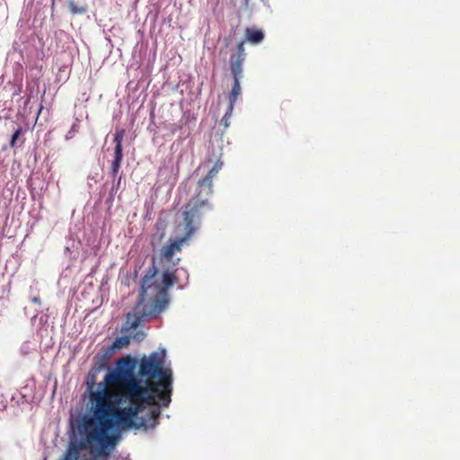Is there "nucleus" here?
Listing matches in <instances>:
<instances>
[{"label": "nucleus", "mask_w": 460, "mask_h": 460, "mask_svg": "<svg viewBox=\"0 0 460 460\" xmlns=\"http://www.w3.org/2000/svg\"><path fill=\"white\" fill-rule=\"evenodd\" d=\"M164 360L156 353L144 357L137 376L129 357L120 358L116 369L110 371L93 391L97 375L105 368L98 362L89 371L87 388L95 402L93 417L83 418L77 429L72 428L74 441L64 460H97L114 449L115 429H155L162 406L167 407L172 396V371L164 368Z\"/></svg>", "instance_id": "nucleus-1"}, {"label": "nucleus", "mask_w": 460, "mask_h": 460, "mask_svg": "<svg viewBox=\"0 0 460 460\" xmlns=\"http://www.w3.org/2000/svg\"><path fill=\"white\" fill-rule=\"evenodd\" d=\"M22 134H23L22 128L18 127L11 137V140H10L11 147L17 146L18 143H20V145L23 143V140L22 139Z\"/></svg>", "instance_id": "nucleus-8"}, {"label": "nucleus", "mask_w": 460, "mask_h": 460, "mask_svg": "<svg viewBox=\"0 0 460 460\" xmlns=\"http://www.w3.org/2000/svg\"><path fill=\"white\" fill-rule=\"evenodd\" d=\"M128 343H129V340L128 337H120V338H117L114 341L113 347L119 349V348L128 345Z\"/></svg>", "instance_id": "nucleus-9"}, {"label": "nucleus", "mask_w": 460, "mask_h": 460, "mask_svg": "<svg viewBox=\"0 0 460 460\" xmlns=\"http://www.w3.org/2000/svg\"><path fill=\"white\" fill-rule=\"evenodd\" d=\"M48 433H49L48 431H44V432H43V434H42V438H41V439H42V441L44 442V444H46V443H47V436H48Z\"/></svg>", "instance_id": "nucleus-11"}, {"label": "nucleus", "mask_w": 460, "mask_h": 460, "mask_svg": "<svg viewBox=\"0 0 460 460\" xmlns=\"http://www.w3.org/2000/svg\"><path fill=\"white\" fill-rule=\"evenodd\" d=\"M54 435H55V438L52 439V443L54 446H56V439L58 438V434L55 432Z\"/></svg>", "instance_id": "nucleus-14"}, {"label": "nucleus", "mask_w": 460, "mask_h": 460, "mask_svg": "<svg viewBox=\"0 0 460 460\" xmlns=\"http://www.w3.org/2000/svg\"><path fill=\"white\" fill-rule=\"evenodd\" d=\"M174 269H164L162 280L157 277L158 270L152 265L142 279L139 299L132 311L126 315L129 328H137L141 322L157 316L168 305V289L176 283Z\"/></svg>", "instance_id": "nucleus-3"}, {"label": "nucleus", "mask_w": 460, "mask_h": 460, "mask_svg": "<svg viewBox=\"0 0 460 460\" xmlns=\"http://www.w3.org/2000/svg\"><path fill=\"white\" fill-rule=\"evenodd\" d=\"M245 40L252 44H259L264 40V32L255 27H247L244 31Z\"/></svg>", "instance_id": "nucleus-6"}, {"label": "nucleus", "mask_w": 460, "mask_h": 460, "mask_svg": "<svg viewBox=\"0 0 460 460\" xmlns=\"http://www.w3.org/2000/svg\"><path fill=\"white\" fill-rule=\"evenodd\" d=\"M223 166V162L217 160L207 175L199 180L195 189V193L190 199L182 213L183 222L175 227L178 234L175 238H170L167 243L161 249V259L172 267L176 266L180 258L173 260L175 253L181 252L182 246L187 244L189 240L194 234L198 226L196 224L199 221L204 213L212 209L208 201L213 193V180L217 175Z\"/></svg>", "instance_id": "nucleus-2"}, {"label": "nucleus", "mask_w": 460, "mask_h": 460, "mask_svg": "<svg viewBox=\"0 0 460 460\" xmlns=\"http://www.w3.org/2000/svg\"><path fill=\"white\" fill-rule=\"evenodd\" d=\"M245 55L244 42L240 41L236 47V54L232 55L230 59V70L234 79L232 90L228 96L230 111H233L234 103L241 94L240 80L243 76V64Z\"/></svg>", "instance_id": "nucleus-4"}, {"label": "nucleus", "mask_w": 460, "mask_h": 460, "mask_svg": "<svg viewBox=\"0 0 460 460\" xmlns=\"http://www.w3.org/2000/svg\"><path fill=\"white\" fill-rule=\"evenodd\" d=\"M125 129H118L114 134V158L111 165V174L112 177L117 176L121 166V162L123 159L122 141L125 136Z\"/></svg>", "instance_id": "nucleus-5"}, {"label": "nucleus", "mask_w": 460, "mask_h": 460, "mask_svg": "<svg viewBox=\"0 0 460 460\" xmlns=\"http://www.w3.org/2000/svg\"><path fill=\"white\" fill-rule=\"evenodd\" d=\"M75 57V49L65 50L62 52L63 68H69L72 66Z\"/></svg>", "instance_id": "nucleus-7"}, {"label": "nucleus", "mask_w": 460, "mask_h": 460, "mask_svg": "<svg viewBox=\"0 0 460 460\" xmlns=\"http://www.w3.org/2000/svg\"><path fill=\"white\" fill-rule=\"evenodd\" d=\"M54 6H55V0H52V11L54 10Z\"/></svg>", "instance_id": "nucleus-17"}, {"label": "nucleus", "mask_w": 460, "mask_h": 460, "mask_svg": "<svg viewBox=\"0 0 460 460\" xmlns=\"http://www.w3.org/2000/svg\"><path fill=\"white\" fill-rule=\"evenodd\" d=\"M57 385H58V382H57V380H55L54 390H53V392H52V398H53V397H54V395H55Z\"/></svg>", "instance_id": "nucleus-12"}, {"label": "nucleus", "mask_w": 460, "mask_h": 460, "mask_svg": "<svg viewBox=\"0 0 460 460\" xmlns=\"http://www.w3.org/2000/svg\"><path fill=\"white\" fill-rule=\"evenodd\" d=\"M120 181H121V176H119V179H118V181H117V183H116V190H118V189H119V185H120Z\"/></svg>", "instance_id": "nucleus-13"}, {"label": "nucleus", "mask_w": 460, "mask_h": 460, "mask_svg": "<svg viewBox=\"0 0 460 460\" xmlns=\"http://www.w3.org/2000/svg\"><path fill=\"white\" fill-rule=\"evenodd\" d=\"M71 7H72V12H73L74 13H77V10L74 7V4H71Z\"/></svg>", "instance_id": "nucleus-15"}, {"label": "nucleus", "mask_w": 460, "mask_h": 460, "mask_svg": "<svg viewBox=\"0 0 460 460\" xmlns=\"http://www.w3.org/2000/svg\"><path fill=\"white\" fill-rule=\"evenodd\" d=\"M247 3H248V0H245V4H247Z\"/></svg>", "instance_id": "nucleus-18"}, {"label": "nucleus", "mask_w": 460, "mask_h": 460, "mask_svg": "<svg viewBox=\"0 0 460 460\" xmlns=\"http://www.w3.org/2000/svg\"><path fill=\"white\" fill-rule=\"evenodd\" d=\"M32 301H33V302H35V303H37V302L39 301V298H38V297H33V298H32Z\"/></svg>", "instance_id": "nucleus-16"}, {"label": "nucleus", "mask_w": 460, "mask_h": 460, "mask_svg": "<svg viewBox=\"0 0 460 460\" xmlns=\"http://www.w3.org/2000/svg\"><path fill=\"white\" fill-rule=\"evenodd\" d=\"M232 112L233 111H230L229 110V107L227 108V111L226 112V114L224 115V117L222 118V120L221 122L224 124V126L226 128L229 126V119L232 115Z\"/></svg>", "instance_id": "nucleus-10"}]
</instances>
